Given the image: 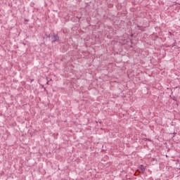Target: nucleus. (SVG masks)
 <instances>
[{"label":"nucleus","mask_w":180,"mask_h":180,"mask_svg":"<svg viewBox=\"0 0 180 180\" xmlns=\"http://www.w3.org/2000/svg\"><path fill=\"white\" fill-rule=\"evenodd\" d=\"M51 37H52V41H57V40H58V37L56 34H53V35H51Z\"/></svg>","instance_id":"obj_1"},{"label":"nucleus","mask_w":180,"mask_h":180,"mask_svg":"<svg viewBox=\"0 0 180 180\" xmlns=\"http://www.w3.org/2000/svg\"><path fill=\"white\" fill-rule=\"evenodd\" d=\"M51 36L50 34L47 35V37L50 38Z\"/></svg>","instance_id":"obj_3"},{"label":"nucleus","mask_w":180,"mask_h":180,"mask_svg":"<svg viewBox=\"0 0 180 180\" xmlns=\"http://www.w3.org/2000/svg\"><path fill=\"white\" fill-rule=\"evenodd\" d=\"M141 169H142V171H144V167H143V165H141Z\"/></svg>","instance_id":"obj_2"}]
</instances>
